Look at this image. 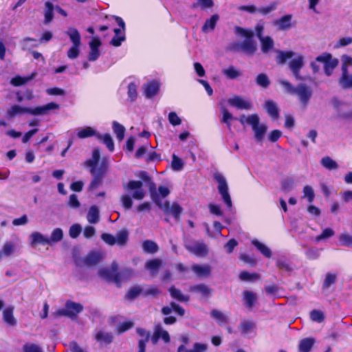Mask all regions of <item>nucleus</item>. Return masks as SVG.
Instances as JSON below:
<instances>
[{
    "label": "nucleus",
    "instance_id": "5",
    "mask_svg": "<svg viewBox=\"0 0 352 352\" xmlns=\"http://www.w3.org/2000/svg\"><path fill=\"white\" fill-rule=\"evenodd\" d=\"M72 43V46L67 51V57L70 59L76 58L80 54L81 45V36L78 30L73 27H69L65 32Z\"/></svg>",
    "mask_w": 352,
    "mask_h": 352
},
{
    "label": "nucleus",
    "instance_id": "28",
    "mask_svg": "<svg viewBox=\"0 0 352 352\" xmlns=\"http://www.w3.org/2000/svg\"><path fill=\"white\" fill-rule=\"evenodd\" d=\"M20 44L23 50H31L33 48L37 47L39 45L38 41L34 38L26 37L21 41Z\"/></svg>",
    "mask_w": 352,
    "mask_h": 352
},
{
    "label": "nucleus",
    "instance_id": "3",
    "mask_svg": "<svg viewBox=\"0 0 352 352\" xmlns=\"http://www.w3.org/2000/svg\"><path fill=\"white\" fill-rule=\"evenodd\" d=\"M212 177L217 184V190L221 195L222 201L225 204L228 209L231 210L232 208V202L226 178L221 173L218 171L214 172Z\"/></svg>",
    "mask_w": 352,
    "mask_h": 352
},
{
    "label": "nucleus",
    "instance_id": "37",
    "mask_svg": "<svg viewBox=\"0 0 352 352\" xmlns=\"http://www.w3.org/2000/svg\"><path fill=\"white\" fill-rule=\"evenodd\" d=\"M87 221L90 223H96L99 221V210L97 206H92L87 215Z\"/></svg>",
    "mask_w": 352,
    "mask_h": 352
},
{
    "label": "nucleus",
    "instance_id": "61",
    "mask_svg": "<svg viewBox=\"0 0 352 352\" xmlns=\"http://www.w3.org/2000/svg\"><path fill=\"white\" fill-rule=\"evenodd\" d=\"M304 197H306L309 203H311L315 197L314 191L311 186H305L303 188Z\"/></svg>",
    "mask_w": 352,
    "mask_h": 352
},
{
    "label": "nucleus",
    "instance_id": "43",
    "mask_svg": "<svg viewBox=\"0 0 352 352\" xmlns=\"http://www.w3.org/2000/svg\"><path fill=\"white\" fill-rule=\"evenodd\" d=\"M54 6L53 4L50 2L47 1L45 3V8L44 11V16H45V23L47 24L50 23L53 18H54Z\"/></svg>",
    "mask_w": 352,
    "mask_h": 352
},
{
    "label": "nucleus",
    "instance_id": "24",
    "mask_svg": "<svg viewBox=\"0 0 352 352\" xmlns=\"http://www.w3.org/2000/svg\"><path fill=\"white\" fill-rule=\"evenodd\" d=\"M219 19V16L217 14H213L210 19H207L201 28V30L204 33H208L212 31Z\"/></svg>",
    "mask_w": 352,
    "mask_h": 352
},
{
    "label": "nucleus",
    "instance_id": "56",
    "mask_svg": "<svg viewBox=\"0 0 352 352\" xmlns=\"http://www.w3.org/2000/svg\"><path fill=\"white\" fill-rule=\"evenodd\" d=\"M239 277L241 280L244 281H252L258 280L260 278V276L256 273L250 274L248 272L244 271L240 274Z\"/></svg>",
    "mask_w": 352,
    "mask_h": 352
},
{
    "label": "nucleus",
    "instance_id": "49",
    "mask_svg": "<svg viewBox=\"0 0 352 352\" xmlns=\"http://www.w3.org/2000/svg\"><path fill=\"white\" fill-rule=\"evenodd\" d=\"M277 54V62L279 64H284L287 59L295 55V53L292 51H278Z\"/></svg>",
    "mask_w": 352,
    "mask_h": 352
},
{
    "label": "nucleus",
    "instance_id": "30",
    "mask_svg": "<svg viewBox=\"0 0 352 352\" xmlns=\"http://www.w3.org/2000/svg\"><path fill=\"white\" fill-rule=\"evenodd\" d=\"M169 292L171 297L179 302H186L189 300V296L184 294L179 289L175 287H171L169 289Z\"/></svg>",
    "mask_w": 352,
    "mask_h": 352
},
{
    "label": "nucleus",
    "instance_id": "36",
    "mask_svg": "<svg viewBox=\"0 0 352 352\" xmlns=\"http://www.w3.org/2000/svg\"><path fill=\"white\" fill-rule=\"evenodd\" d=\"M261 43V50L263 53H267L274 47V41L270 36H263L258 38Z\"/></svg>",
    "mask_w": 352,
    "mask_h": 352
},
{
    "label": "nucleus",
    "instance_id": "23",
    "mask_svg": "<svg viewBox=\"0 0 352 352\" xmlns=\"http://www.w3.org/2000/svg\"><path fill=\"white\" fill-rule=\"evenodd\" d=\"M160 89V84L157 81H151L144 85V94L146 98H152L156 95Z\"/></svg>",
    "mask_w": 352,
    "mask_h": 352
},
{
    "label": "nucleus",
    "instance_id": "39",
    "mask_svg": "<svg viewBox=\"0 0 352 352\" xmlns=\"http://www.w3.org/2000/svg\"><path fill=\"white\" fill-rule=\"evenodd\" d=\"M338 276L336 274L329 272L325 275V278L322 284V289H327L332 285L337 282Z\"/></svg>",
    "mask_w": 352,
    "mask_h": 352
},
{
    "label": "nucleus",
    "instance_id": "26",
    "mask_svg": "<svg viewBox=\"0 0 352 352\" xmlns=\"http://www.w3.org/2000/svg\"><path fill=\"white\" fill-rule=\"evenodd\" d=\"M316 340L313 338L302 339L298 344L299 352H310L315 344Z\"/></svg>",
    "mask_w": 352,
    "mask_h": 352
},
{
    "label": "nucleus",
    "instance_id": "22",
    "mask_svg": "<svg viewBox=\"0 0 352 352\" xmlns=\"http://www.w3.org/2000/svg\"><path fill=\"white\" fill-rule=\"evenodd\" d=\"M192 270L199 277H208L211 272V267L208 265L195 264L192 266Z\"/></svg>",
    "mask_w": 352,
    "mask_h": 352
},
{
    "label": "nucleus",
    "instance_id": "2",
    "mask_svg": "<svg viewBox=\"0 0 352 352\" xmlns=\"http://www.w3.org/2000/svg\"><path fill=\"white\" fill-rule=\"evenodd\" d=\"M235 33L246 37V39L243 42L233 44L231 49L233 50H241L247 54L253 55L257 49L256 43L252 40L253 32L240 27H236Z\"/></svg>",
    "mask_w": 352,
    "mask_h": 352
},
{
    "label": "nucleus",
    "instance_id": "64",
    "mask_svg": "<svg viewBox=\"0 0 352 352\" xmlns=\"http://www.w3.org/2000/svg\"><path fill=\"white\" fill-rule=\"evenodd\" d=\"M208 348V346L207 344L195 342L190 349V352H207Z\"/></svg>",
    "mask_w": 352,
    "mask_h": 352
},
{
    "label": "nucleus",
    "instance_id": "54",
    "mask_svg": "<svg viewBox=\"0 0 352 352\" xmlns=\"http://www.w3.org/2000/svg\"><path fill=\"white\" fill-rule=\"evenodd\" d=\"M184 162L179 157H178L175 154H173L172 155L171 166L174 170H175V171L182 170L184 167Z\"/></svg>",
    "mask_w": 352,
    "mask_h": 352
},
{
    "label": "nucleus",
    "instance_id": "51",
    "mask_svg": "<svg viewBox=\"0 0 352 352\" xmlns=\"http://www.w3.org/2000/svg\"><path fill=\"white\" fill-rule=\"evenodd\" d=\"M321 164L328 170H334L338 168V164L330 157H324L320 161Z\"/></svg>",
    "mask_w": 352,
    "mask_h": 352
},
{
    "label": "nucleus",
    "instance_id": "10",
    "mask_svg": "<svg viewBox=\"0 0 352 352\" xmlns=\"http://www.w3.org/2000/svg\"><path fill=\"white\" fill-rule=\"evenodd\" d=\"M186 249L197 256H205L208 252V246L201 241H193L185 244Z\"/></svg>",
    "mask_w": 352,
    "mask_h": 352
},
{
    "label": "nucleus",
    "instance_id": "55",
    "mask_svg": "<svg viewBox=\"0 0 352 352\" xmlns=\"http://www.w3.org/2000/svg\"><path fill=\"white\" fill-rule=\"evenodd\" d=\"M15 251V244L11 241H6L3 244L2 252L6 256H10Z\"/></svg>",
    "mask_w": 352,
    "mask_h": 352
},
{
    "label": "nucleus",
    "instance_id": "11",
    "mask_svg": "<svg viewBox=\"0 0 352 352\" xmlns=\"http://www.w3.org/2000/svg\"><path fill=\"white\" fill-rule=\"evenodd\" d=\"M294 94L296 95L300 103L304 107H306L309 103L310 98H311L312 90L307 85L300 83L297 87H296Z\"/></svg>",
    "mask_w": 352,
    "mask_h": 352
},
{
    "label": "nucleus",
    "instance_id": "50",
    "mask_svg": "<svg viewBox=\"0 0 352 352\" xmlns=\"http://www.w3.org/2000/svg\"><path fill=\"white\" fill-rule=\"evenodd\" d=\"M112 127L114 133L116 135L117 138L119 140H122L124 138L125 133V128L124 127V126H122L116 121H113L112 123Z\"/></svg>",
    "mask_w": 352,
    "mask_h": 352
},
{
    "label": "nucleus",
    "instance_id": "12",
    "mask_svg": "<svg viewBox=\"0 0 352 352\" xmlns=\"http://www.w3.org/2000/svg\"><path fill=\"white\" fill-rule=\"evenodd\" d=\"M102 258V254L100 252H91L83 258H77L75 263L77 266H92L98 263Z\"/></svg>",
    "mask_w": 352,
    "mask_h": 352
},
{
    "label": "nucleus",
    "instance_id": "6",
    "mask_svg": "<svg viewBox=\"0 0 352 352\" xmlns=\"http://www.w3.org/2000/svg\"><path fill=\"white\" fill-rule=\"evenodd\" d=\"M259 117L257 114H252L248 118V124L252 126L254 132V137L256 141L261 142L267 131V126L265 124H259Z\"/></svg>",
    "mask_w": 352,
    "mask_h": 352
},
{
    "label": "nucleus",
    "instance_id": "13",
    "mask_svg": "<svg viewBox=\"0 0 352 352\" xmlns=\"http://www.w3.org/2000/svg\"><path fill=\"white\" fill-rule=\"evenodd\" d=\"M123 187L127 191L134 190L132 196L135 199L141 200L145 196L142 189V182L140 181L131 180L127 184H124Z\"/></svg>",
    "mask_w": 352,
    "mask_h": 352
},
{
    "label": "nucleus",
    "instance_id": "21",
    "mask_svg": "<svg viewBox=\"0 0 352 352\" xmlns=\"http://www.w3.org/2000/svg\"><path fill=\"white\" fill-rule=\"evenodd\" d=\"M137 333L142 338L139 340L138 342V352H145L146 344L150 338V333L144 329L138 328Z\"/></svg>",
    "mask_w": 352,
    "mask_h": 352
},
{
    "label": "nucleus",
    "instance_id": "19",
    "mask_svg": "<svg viewBox=\"0 0 352 352\" xmlns=\"http://www.w3.org/2000/svg\"><path fill=\"white\" fill-rule=\"evenodd\" d=\"M264 108L273 120H276L278 118L280 110L277 104L274 101L272 100H267L265 102Z\"/></svg>",
    "mask_w": 352,
    "mask_h": 352
},
{
    "label": "nucleus",
    "instance_id": "35",
    "mask_svg": "<svg viewBox=\"0 0 352 352\" xmlns=\"http://www.w3.org/2000/svg\"><path fill=\"white\" fill-rule=\"evenodd\" d=\"M221 113H222V118L221 119V122L222 123H225L227 125L228 130L231 131V125H232L231 121L235 118H234L232 114L231 113H230L226 107H222L221 108Z\"/></svg>",
    "mask_w": 352,
    "mask_h": 352
},
{
    "label": "nucleus",
    "instance_id": "59",
    "mask_svg": "<svg viewBox=\"0 0 352 352\" xmlns=\"http://www.w3.org/2000/svg\"><path fill=\"white\" fill-rule=\"evenodd\" d=\"M310 318L311 320L320 323L324 320V316L321 311L314 309L310 313Z\"/></svg>",
    "mask_w": 352,
    "mask_h": 352
},
{
    "label": "nucleus",
    "instance_id": "48",
    "mask_svg": "<svg viewBox=\"0 0 352 352\" xmlns=\"http://www.w3.org/2000/svg\"><path fill=\"white\" fill-rule=\"evenodd\" d=\"M63 237V232L60 228H55L52 234L50 237H48V240L50 241V245H51L54 243L59 242L62 240Z\"/></svg>",
    "mask_w": 352,
    "mask_h": 352
},
{
    "label": "nucleus",
    "instance_id": "46",
    "mask_svg": "<svg viewBox=\"0 0 352 352\" xmlns=\"http://www.w3.org/2000/svg\"><path fill=\"white\" fill-rule=\"evenodd\" d=\"M210 316L212 318L216 320L219 324H223L228 322V318L221 311L217 309H212L210 312Z\"/></svg>",
    "mask_w": 352,
    "mask_h": 352
},
{
    "label": "nucleus",
    "instance_id": "14",
    "mask_svg": "<svg viewBox=\"0 0 352 352\" xmlns=\"http://www.w3.org/2000/svg\"><path fill=\"white\" fill-rule=\"evenodd\" d=\"M118 264L113 263L111 268H102L98 272L99 276L109 281H113L116 284L119 285V278L117 275Z\"/></svg>",
    "mask_w": 352,
    "mask_h": 352
},
{
    "label": "nucleus",
    "instance_id": "41",
    "mask_svg": "<svg viewBox=\"0 0 352 352\" xmlns=\"http://www.w3.org/2000/svg\"><path fill=\"white\" fill-rule=\"evenodd\" d=\"M36 73H32L30 76L28 77L16 76L12 78L10 82L14 86H21L33 79L36 76Z\"/></svg>",
    "mask_w": 352,
    "mask_h": 352
},
{
    "label": "nucleus",
    "instance_id": "40",
    "mask_svg": "<svg viewBox=\"0 0 352 352\" xmlns=\"http://www.w3.org/2000/svg\"><path fill=\"white\" fill-rule=\"evenodd\" d=\"M96 138L99 140H102L111 152L113 151L114 143L112 140V138L109 134L106 133L104 135H101L98 133V135H96Z\"/></svg>",
    "mask_w": 352,
    "mask_h": 352
},
{
    "label": "nucleus",
    "instance_id": "25",
    "mask_svg": "<svg viewBox=\"0 0 352 352\" xmlns=\"http://www.w3.org/2000/svg\"><path fill=\"white\" fill-rule=\"evenodd\" d=\"M292 16L287 14L274 21V24L278 27L280 30H288L292 27L291 20Z\"/></svg>",
    "mask_w": 352,
    "mask_h": 352
},
{
    "label": "nucleus",
    "instance_id": "16",
    "mask_svg": "<svg viewBox=\"0 0 352 352\" xmlns=\"http://www.w3.org/2000/svg\"><path fill=\"white\" fill-rule=\"evenodd\" d=\"M228 102L230 106L238 109L250 110L252 108V104L249 100L244 99L239 96H234L230 98Z\"/></svg>",
    "mask_w": 352,
    "mask_h": 352
},
{
    "label": "nucleus",
    "instance_id": "4",
    "mask_svg": "<svg viewBox=\"0 0 352 352\" xmlns=\"http://www.w3.org/2000/svg\"><path fill=\"white\" fill-rule=\"evenodd\" d=\"M100 157V155L99 149L94 148L92 152L91 158L86 160L84 162V166L90 168L91 174H98L104 177L108 168V162L106 159H103L97 167Z\"/></svg>",
    "mask_w": 352,
    "mask_h": 352
},
{
    "label": "nucleus",
    "instance_id": "27",
    "mask_svg": "<svg viewBox=\"0 0 352 352\" xmlns=\"http://www.w3.org/2000/svg\"><path fill=\"white\" fill-rule=\"evenodd\" d=\"M77 135L80 139L96 136L98 133L91 126H85L82 128H78L76 129Z\"/></svg>",
    "mask_w": 352,
    "mask_h": 352
},
{
    "label": "nucleus",
    "instance_id": "58",
    "mask_svg": "<svg viewBox=\"0 0 352 352\" xmlns=\"http://www.w3.org/2000/svg\"><path fill=\"white\" fill-rule=\"evenodd\" d=\"M117 275L119 278V285L125 280H127L133 275V271L131 269H124L121 272H118Z\"/></svg>",
    "mask_w": 352,
    "mask_h": 352
},
{
    "label": "nucleus",
    "instance_id": "45",
    "mask_svg": "<svg viewBox=\"0 0 352 352\" xmlns=\"http://www.w3.org/2000/svg\"><path fill=\"white\" fill-rule=\"evenodd\" d=\"M191 291L199 293L204 297H208L211 294V289L204 284H199L192 287Z\"/></svg>",
    "mask_w": 352,
    "mask_h": 352
},
{
    "label": "nucleus",
    "instance_id": "15",
    "mask_svg": "<svg viewBox=\"0 0 352 352\" xmlns=\"http://www.w3.org/2000/svg\"><path fill=\"white\" fill-rule=\"evenodd\" d=\"M304 65V56L301 54H298L289 63V67L296 80L302 79L300 71Z\"/></svg>",
    "mask_w": 352,
    "mask_h": 352
},
{
    "label": "nucleus",
    "instance_id": "18",
    "mask_svg": "<svg viewBox=\"0 0 352 352\" xmlns=\"http://www.w3.org/2000/svg\"><path fill=\"white\" fill-rule=\"evenodd\" d=\"M30 244L34 248L38 245H50L48 237L39 232H33L30 235Z\"/></svg>",
    "mask_w": 352,
    "mask_h": 352
},
{
    "label": "nucleus",
    "instance_id": "53",
    "mask_svg": "<svg viewBox=\"0 0 352 352\" xmlns=\"http://www.w3.org/2000/svg\"><path fill=\"white\" fill-rule=\"evenodd\" d=\"M213 6L214 2L212 0H197V1L192 4V8H200L201 10H205L207 8H211Z\"/></svg>",
    "mask_w": 352,
    "mask_h": 352
},
{
    "label": "nucleus",
    "instance_id": "38",
    "mask_svg": "<svg viewBox=\"0 0 352 352\" xmlns=\"http://www.w3.org/2000/svg\"><path fill=\"white\" fill-rule=\"evenodd\" d=\"M95 338L99 342L110 344L113 340V336L111 333L100 331L96 334Z\"/></svg>",
    "mask_w": 352,
    "mask_h": 352
},
{
    "label": "nucleus",
    "instance_id": "29",
    "mask_svg": "<svg viewBox=\"0 0 352 352\" xmlns=\"http://www.w3.org/2000/svg\"><path fill=\"white\" fill-rule=\"evenodd\" d=\"M14 308L10 307L3 310V320L10 326H14L16 324V320L13 316Z\"/></svg>",
    "mask_w": 352,
    "mask_h": 352
},
{
    "label": "nucleus",
    "instance_id": "32",
    "mask_svg": "<svg viewBox=\"0 0 352 352\" xmlns=\"http://www.w3.org/2000/svg\"><path fill=\"white\" fill-rule=\"evenodd\" d=\"M256 295L250 291L243 292V300L245 305L250 309H252L256 301Z\"/></svg>",
    "mask_w": 352,
    "mask_h": 352
},
{
    "label": "nucleus",
    "instance_id": "57",
    "mask_svg": "<svg viewBox=\"0 0 352 352\" xmlns=\"http://www.w3.org/2000/svg\"><path fill=\"white\" fill-rule=\"evenodd\" d=\"M127 94L131 101H134L137 98V86L134 82H130L129 84Z\"/></svg>",
    "mask_w": 352,
    "mask_h": 352
},
{
    "label": "nucleus",
    "instance_id": "52",
    "mask_svg": "<svg viewBox=\"0 0 352 352\" xmlns=\"http://www.w3.org/2000/svg\"><path fill=\"white\" fill-rule=\"evenodd\" d=\"M256 83L263 88H267L270 85V80L265 74L262 73L256 76Z\"/></svg>",
    "mask_w": 352,
    "mask_h": 352
},
{
    "label": "nucleus",
    "instance_id": "31",
    "mask_svg": "<svg viewBox=\"0 0 352 352\" xmlns=\"http://www.w3.org/2000/svg\"><path fill=\"white\" fill-rule=\"evenodd\" d=\"M339 83L340 86L344 89L352 87V74H349L348 71L342 72V76L340 78Z\"/></svg>",
    "mask_w": 352,
    "mask_h": 352
},
{
    "label": "nucleus",
    "instance_id": "60",
    "mask_svg": "<svg viewBox=\"0 0 352 352\" xmlns=\"http://www.w3.org/2000/svg\"><path fill=\"white\" fill-rule=\"evenodd\" d=\"M276 265L281 270H284L289 272L293 270V267L291 265V264L283 259L277 260Z\"/></svg>",
    "mask_w": 352,
    "mask_h": 352
},
{
    "label": "nucleus",
    "instance_id": "63",
    "mask_svg": "<svg viewBox=\"0 0 352 352\" xmlns=\"http://www.w3.org/2000/svg\"><path fill=\"white\" fill-rule=\"evenodd\" d=\"M341 60L342 62V72L348 71V67H352V57L344 54L342 56Z\"/></svg>",
    "mask_w": 352,
    "mask_h": 352
},
{
    "label": "nucleus",
    "instance_id": "1",
    "mask_svg": "<svg viewBox=\"0 0 352 352\" xmlns=\"http://www.w3.org/2000/svg\"><path fill=\"white\" fill-rule=\"evenodd\" d=\"M59 109V105L55 102H50L45 105L35 108L23 107L18 104L12 105L7 110V117L12 119L17 116L29 113L33 116H42L47 114L49 111Z\"/></svg>",
    "mask_w": 352,
    "mask_h": 352
},
{
    "label": "nucleus",
    "instance_id": "34",
    "mask_svg": "<svg viewBox=\"0 0 352 352\" xmlns=\"http://www.w3.org/2000/svg\"><path fill=\"white\" fill-rule=\"evenodd\" d=\"M252 243L254 245L257 250L265 257L270 258L272 256V252L270 249L265 244L261 243L256 239L252 241Z\"/></svg>",
    "mask_w": 352,
    "mask_h": 352
},
{
    "label": "nucleus",
    "instance_id": "20",
    "mask_svg": "<svg viewBox=\"0 0 352 352\" xmlns=\"http://www.w3.org/2000/svg\"><path fill=\"white\" fill-rule=\"evenodd\" d=\"M65 307L68 317L72 318H75L83 309L80 304L72 301H67L65 304Z\"/></svg>",
    "mask_w": 352,
    "mask_h": 352
},
{
    "label": "nucleus",
    "instance_id": "47",
    "mask_svg": "<svg viewBox=\"0 0 352 352\" xmlns=\"http://www.w3.org/2000/svg\"><path fill=\"white\" fill-rule=\"evenodd\" d=\"M115 237L116 243L120 246L124 245L128 241V231L126 230H122L116 234V236Z\"/></svg>",
    "mask_w": 352,
    "mask_h": 352
},
{
    "label": "nucleus",
    "instance_id": "7",
    "mask_svg": "<svg viewBox=\"0 0 352 352\" xmlns=\"http://www.w3.org/2000/svg\"><path fill=\"white\" fill-rule=\"evenodd\" d=\"M153 200L155 204L164 210L166 214H171L173 215L175 220L179 219L180 214L182 212V208L177 203H173L171 206L168 201H165L164 204L162 203L161 200L157 197H153Z\"/></svg>",
    "mask_w": 352,
    "mask_h": 352
},
{
    "label": "nucleus",
    "instance_id": "62",
    "mask_svg": "<svg viewBox=\"0 0 352 352\" xmlns=\"http://www.w3.org/2000/svg\"><path fill=\"white\" fill-rule=\"evenodd\" d=\"M23 352H43V349L37 344L27 343L23 346Z\"/></svg>",
    "mask_w": 352,
    "mask_h": 352
},
{
    "label": "nucleus",
    "instance_id": "44",
    "mask_svg": "<svg viewBox=\"0 0 352 352\" xmlns=\"http://www.w3.org/2000/svg\"><path fill=\"white\" fill-rule=\"evenodd\" d=\"M142 248L146 253L154 254L158 250L157 244L151 240H146L142 243Z\"/></svg>",
    "mask_w": 352,
    "mask_h": 352
},
{
    "label": "nucleus",
    "instance_id": "42",
    "mask_svg": "<svg viewBox=\"0 0 352 352\" xmlns=\"http://www.w3.org/2000/svg\"><path fill=\"white\" fill-rule=\"evenodd\" d=\"M222 73L229 79H235L241 75V72L234 66H230L222 70Z\"/></svg>",
    "mask_w": 352,
    "mask_h": 352
},
{
    "label": "nucleus",
    "instance_id": "33",
    "mask_svg": "<svg viewBox=\"0 0 352 352\" xmlns=\"http://www.w3.org/2000/svg\"><path fill=\"white\" fill-rule=\"evenodd\" d=\"M162 265V261L158 258L148 261L145 264V267L150 270L152 275H155Z\"/></svg>",
    "mask_w": 352,
    "mask_h": 352
},
{
    "label": "nucleus",
    "instance_id": "9",
    "mask_svg": "<svg viewBox=\"0 0 352 352\" xmlns=\"http://www.w3.org/2000/svg\"><path fill=\"white\" fill-rule=\"evenodd\" d=\"M241 334L248 338H252L256 336V323L252 320L243 319L238 327Z\"/></svg>",
    "mask_w": 352,
    "mask_h": 352
},
{
    "label": "nucleus",
    "instance_id": "8",
    "mask_svg": "<svg viewBox=\"0 0 352 352\" xmlns=\"http://www.w3.org/2000/svg\"><path fill=\"white\" fill-rule=\"evenodd\" d=\"M316 61L324 64V74L329 76L332 74L334 69L338 65V60L333 58L329 53H324L316 57Z\"/></svg>",
    "mask_w": 352,
    "mask_h": 352
},
{
    "label": "nucleus",
    "instance_id": "17",
    "mask_svg": "<svg viewBox=\"0 0 352 352\" xmlns=\"http://www.w3.org/2000/svg\"><path fill=\"white\" fill-rule=\"evenodd\" d=\"M101 41L98 36H94L89 42L90 52H89L88 59L89 61H95L100 56L99 47L101 45Z\"/></svg>",
    "mask_w": 352,
    "mask_h": 352
}]
</instances>
